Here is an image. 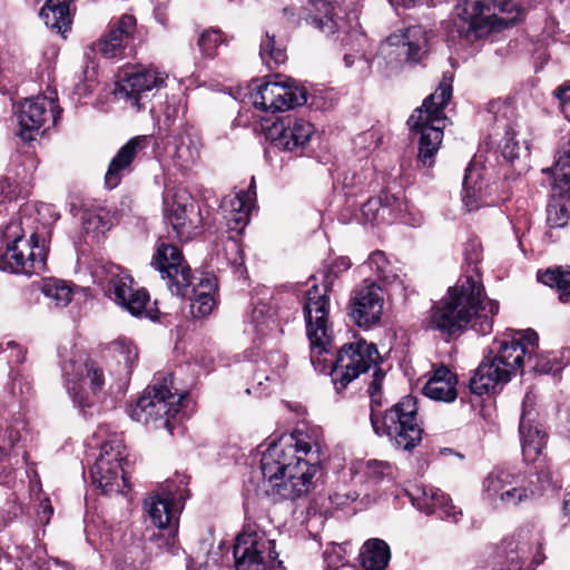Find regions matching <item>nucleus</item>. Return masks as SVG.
<instances>
[{"mask_svg":"<svg viewBox=\"0 0 570 570\" xmlns=\"http://www.w3.org/2000/svg\"><path fill=\"white\" fill-rule=\"evenodd\" d=\"M275 548V540L266 532L245 529L234 544L236 570H272L278 557Z\"/></svg>","mask_w":570,"mask_h":570,"instance_id":"obj_17","label":"nucleus"},{"mask_svg":"<svg viewBox=\"0 0 570 570\" xmlns=\"http://www.w3.org/2000/svg\"><path fill=\"white\" fill-rule=\"evenodd\" d=\"M222 41L219 31L209 29L200 33L197 45L204 57L213 58Z\"/></svg>","mask_w":570,"mask_h":570,"instance_id":"obj_49","label":"nucleus"},{"mask_svg":"<svg viewBox=\"0 0 570 570\" xmlns=\"http://www.w3.org/2000/svg\"><path fill=\"white\" fill-rule=\"evenodd\" d=\"M20 440V434L17 430L0 428V454L7 455ZM4 469L2 460H0V470Z\"/></svg>","mask_w":570,"mask_h":570,"instance_id":"obj_51","label":"nucleus"},{"mask_svg":"<svg viewBox=\"0 0 570 570\" xmlns=\"http://www.w3.org/2000/svg\"><path fill=\"white\" fill-rule=\"evenodd\" d=\"M361 469L364 476L374 483L393 479L396 471L392 463L382 460H368L361 465Z\"/></svg>","mask_w":570,"mask_h":570,"instance_id":"obj_44","label":"nucleus"},{"mask_svg":"<svg viewBox=\"0 0 570 570\" xmlns=\"http://www.w3.org/2000/svg\"><path fill=\"white\" fill-rule=\"evenodd\" d=\"M563 510L567 515H570V492L566 495V499L563 502Z\"/></svg>","mask_w":570,"mask_h":570,"instance_id":"obj_62","label":"nucleus"},{"mask_svg":"<svg viewBox=\"0 0 570 570\" xmlns=\"http://www.w3.org/2000/svg\"><path fill=\"white\" fill-rule=\"evenodd\" d=\"M305 10L307 12L305 20L309 26L326 35L335 32L337 23L334 19V9L330 2L312 0Z\"/></svg>","mask_w":570,"mask_h":570,"instance_id":"obj_35","label":"nucleus"},{"mask_svg":"<svg viewBox=\"0 0 570 570\" xmlns=\"http://www.w3.org/2000/svg\"><path fill=\"white\" fill-rule=\"evenodd\" d=\"M224 249L228 262L234 266H242L244 263L243 250L240 244L234 239L228 238L225 243Z\"/></svg>","mask_w":570,"mask_h":570,"instance_id":"obj_52","label":"nucleus"},{"mask_svg":"<svg viewBox=\"0 0 570 570\" xmlns=\"http://www.w3.org/2000/svg\"><path fill=\"white\" fill-rule=\"evenodd\" d=\"M314 134L312 122L291 115L274 121L266 131L267 138L276 147L287 151L305 149Z\"/></svg>","mask_w":570,"mask_h":570,"instance_id":"obj_21","label":"nucleus"},{"mask_svg":"<svg viewBox=\"0 0 570 570\" xmlns=\"http://www.w3.org/2000/svg\"><path fill=\"white\" fill-rule=\"evenodd\" d=\"M111 226L109 214L102 208L86 210L82 215V229L86 234H91L98 238Z\"/></svg>","mask_w":570,"mask_h":570,"instance_id":"obj_41","label":"nucleus"},{"mask_svg":"<svg viewBox=\"0 0 570 570\" xmlns=\"http://www.w3.org/2000/svg\"><path fill=\"white\" fill-rule=\"evenodd\" d=\"M65 385L72 402L82 412L91 407L105 387L101 366L91 360H69L62 364Z\"/></svg>","mask_w":570,"mask_h":570,"instance_id":"obj_14","label":"nucleus"},{"mask_svg":"<svg viewBox=\"0 0 570 570\" xmlns=\"http://www.w3.org/2000/svg\"><path fill=\"white\" fill-rule=\"evenodd\" d=\"M40 18L48 28L57 30L59 33L66 32L71 24L67 0H47L40 10Z\"/></svg>","mask_w":570,"mask_h":570,"instance_id":"obj_36","label":"nucleus"},{"mask_svg":"<svg viewBox=\"0 0 570 570\" xmlns=\"http://www.w3.org/2000/svg\"><path fill=\"white\" fill-rule=\"evenodd\" d=\"M249 323L255 332L261 335H265L267 330L275 324V314L273 308L267 303L259 302L250 312Z\"/></svg>","mask_w":570,"mask_h":570,"instance_id":"obj_43","label":"nucleus"},{"mask_svg":"<svg viewBox=\"0 0 570 570\" xmlns=\"http://www.w3.org/2000/svg\"><path fill=\"white\" fill-rule=\"evenodd\" d=\"M176 108H170L169 106L166 108L165 116H166V125L170 127L174 122L175 116H176Z\"/></svg>","mask_w":570,"mask_h":570,"instance_id":"obj_59","label":"nucleus"},{"mask_svg":"<svg viewBox=\"0 0 570 570\" xmlns=\"http://www.w3.org/2000/svg\"><path fill=\"white\" fill-rule=\"evenodd\" d=\"M47 250L39 245L38 235L26 238L19 220L10 222L1 234L0 269L14 274L33 275L46 269Z\"/></svg>","mask_w":570,"mask_h":570,"instance_id":"obj_7","label":"nucleus"},{"mask_svg":"<svg viewBox=\"0 0 570 570\" xmlns=\"http://www.w3.org/2000/svg\"><path fill=\"white\" fill-rule=\"evenodd\" d=\"M494 109H498V110L504 109V112H503V114L505 115V114H507V111H508V110H510V107L504 106V105H502V104H500V102H492V104L490 105V111H493Z\"/></svg>","mask_w":570,"mask_h":570,"instance_id":"obj_61","label":"nucleus"},{"mask_svg":"<svg viewBox=\"0 0 570 570\" xmlns=\"http://www.w3.org/2000/svg\"><path fill=\"white\" fill-rule=\"evenodd\" d=\"M417 0H390L392 4H399L403 7L414 6Z\"/></svg>","mask_w":570,"mask_h":570,"instance_id":"obj_60","label":"nucleus"},{"mask_svg":"<svg viewBox=\"0 0 570 570\" xmlns=\"http://www.w3.org/2000/svg\"><path fill=\"white\" fill-rule=\"evenodd\" d=\"M518 127L519 126L517 122L508 127L503 138V144L501 146V154L503 158L510 163L519 158L522 149L519 140L515 139L517 136L519 135Z\"/></svg>","mask_w":570,"mask_h":570,"instance_id":"obj_48","label":"nucleus"},{"mask_svg":"<svg viewBox=\"0 0 570 570\" xmlns=\"http://www.w3.org/2000/svg\"><path fill=\"white\" fill-rule=\"evenodd\" d=\"M456 376L448 367H439L423 387L424 394L435 401L452 402L456 399Z\"/></svg>","mask_w":570,"mask_h":570,"instance_id":"obj_31","label":"nucleus"},{"mask_svg":"<svg viewBox=\"0 0 570 570\" xmlns=\"http://www.w3.org/2000/svg\"><path fill=\"white\" fill-rule=\"evenodd\" d=\"M451 97L452 81L444 78L407 120L410 129L420 134L417 159L425 167L433 166L434 156L442 142L443 129L446 126L444 108Z\"/></svg>","mask_w":570,"mask_h":570,"instance_id":"obj_4","label":"nucleus"},{"mask_svg":"<svg viewBox=\"0 0 570 570\" xmlns=\"http://www.w3.org/2000/svg\"><path fill=\"white\" fill-rule=\"evenodd\" d=\"M543 171H552L554 191L570 198V138L557 149L553 168Z\"/></svg>","mask_w":570,"mask_h":570,"instance_id":"obj_34","label":"nucleus"},{"mask_svg":"<svg viewBox=\"0 0 570 570\" xmlns=\"http://www.w3.org/2000/svg\"><path fill=\"white\" fill-rule=\"evenodd\" d=\"M167 78L166 72L154 68L127 72L116 85V98L122 100L127 107L140 111L145 109L154 91L166 85Z\"/></svg>","mask_w":570,"mask_h":570,"instance_id":"obj_18","label":"nucleus"},{"mask_svg":"<svg viewBox=\"0 0 570 570\" xmlns=\"http://www.w3.org/2000/svg\"><path fill=\"white\" fill-rule=\"evenodd\" d=\"M166 219L170 225L168 238L188 240L200 223L199 209L187 191L175 194L166 209Z\"/></svg>","mask_w":570,"mask_h":570,"instance_id":"obj_23","label":"nucleus"},{"mask_svg":"<svg viewBox=\"0 0 570 570\" xmlns=\"http://www.w3.org/2000/svg\"><path fill=\"white\" fill-rule=\"evenodd\" d=\"M200 156V144L198 140L187 136L176 147V157L181 165L188 166L194 164Z\"/></svg>","mask_w":570,"mask_h":570,"instance_id":"obj_46","label":"nucleus"},{"mask_svg":"<svg viewBox=\"0 0 570 570\" xmlns=\"http://www.w3.org/2000/svg\"><path fill=\"white\" fill-rule=\"evenodd\" d=\"M462 200L465 208L470 212L476 210L484 205L494 204V200H488V196L483 190L481 171L472 164L465 169Z\"/></svg>","mask_w":570,"mask_h":570,"instance_id":"obj_32","label":"nucleus"},{"mask_svg":"<svg viewBox=\"0 0 570 570\" xmlns=\"http://www.w3.org/2000/svg\"><path fill=\"white\" fill-rule=\"evenodd\" d=\"M413 504L426 514H436L440 519L458 522L462 512L451 498L440 489L430 485H417L410 493Z\"/></svg>","mask_w":570,"mask_h":570,"instance_id":"obj_26","label":"nucleus"},{"mask_svg":"<svg viewBox=\"0 0 570 570\" xmlns=\"http://www.w3.org/2000/svg\"><path fill=\"white\" fill-rule=\"evenodd\" d=\"M384 298L382 288L374 282L365 281L354 289L348 304V316L360 327H371L380 322Z\"/></svg>","mask_w":570,"mask_h":570,"instance_id":"obj_22","label":"nucleus"},{"mask_svg":"<svg viewBox=\"0 0 570 570\" xmlns=\"http://www.w3.org/2000/svg\"><path fill=\"white\" fill-rule=\"evenodd\" d=\"M521 347H527L522 363V371L527 367L530 372L540 374H557L566 363L554 352L539 353V336L533 330L518 331L511 337Z\"/></svg>","mask_w":570,"mask_h":570,"instance_id":"obj_25","label":"nucleus"},{"mask_svg":"<svg viewBox=\"0 0 570 570\" xmlns=\"http://www.w3.org/2000/svg\"><path fill=\"white\" fill-rule=\"evenodd\" d=\"M403 200L389 193H383L377 197L370 198L362 206V216L371 224L392 222L403 210Z\"/></svg>","mask_w":570,"mask_h":570,"instance_id":"obj_29","label":"nucleus"},{"mask_svg":"<svg viewBox=\"0 0 570 570\" xmlns=\"http://www.w3.org/2000/svg\"><path fill=\"white\" fill-rule=\"evenodd\" d=\"M52 513H53V508L50 503V500L48 498H45L40 502L39 508L37 510L38 520L41 523L47 524L49 522Z\"/></svg>","mask_w":570,"mask_h":570,"instance_id":"obj_54","label":"nucleus"},{"mask_svg":"<svg viewBox=\"0 0 570 570\" xmlns=\"http://www.w3.org/2000/svg\"><path fill=\"white\" fill-rule=\"evenodd\" d=\"M556 96L560 100L564 114L570 109V86H560L556 89Z\"/></svg>","mask_w":570,"mask_h":570,"instance_id":"obj_55","label":"nucleus"},{"mask_svg":"<svg viewBox=\"0 0 570 570\" xmlns=\"http://www.w3.org/2000/svg\"><path fill=\"white\" fill-rule=\"evenodd\" d=\"M126 446L122 440L112 438L101 445L99 458L90 469L92 484L102 493H122L127 488L124 464L126 463Z\"/></svg>","mask_w":570,"mask_h":570,"instance_id":"obj_16","label":"nucleus"},{"mask_svg":"<svg viewBox=\"0 0 570 570\" xmlns=\"http://www.w3.org/2000/svg\"><path fill=\"white\" fill-rule=\"evenodd\" d=\"M384 377V373L381 370H376L373 375V380L370 384L371 396L374 400L375 394L381 390V384Z\"/></svg>","mask_w":570,"mask_h":570,"instance_id":"obj_56","label":"nucleus"},{"mask_svg":"<svg viewBox=\"0 0 570 570\" xmlns=\"http://www.w3.org/2000/svg\"><path fill=\"white\" fill-rule=\"evenodd\" d=\"M322 439L318 430L297 429L263 453V488L275 501L295 500L309 492L320 472Z\"/></svg>","mask_w":570,"mask_h":570,"instance_id":"obj_1","label":"nucleus"},{"mask_svg":"<svg viewBox=\"0 0 570 570\" xmlns=\"http://www.w3.org/2000/svg\"><path fill=\"white\" fill-rule=\"evenodd\" d=\"M253 207L252 197L244 191L233 197L224 198L222 208L225 218L232 229H243L249 222V214Z\"/></svg>","mask_w":570,"mask_h":570,"instance_id":"obj_33","label":"nucleus"},{"mask_svg":"<svg viewBox=\"0 0 570 570\" xmlns=\"http://www.w3.org/2000/svg\"><path fill=\"white\" fill-rule=\"evenodd\" d=\"M535 403V395L532 392H527L522 403V413L530 412V417H534L533 406Z\"/></svg>","mask_w":570,"mask_h":570,"instance_id":"obj_57","label":"nucleus"},{"mask_svg":"<svg viewBox=\"0 0 570 570\" xmlns=\"http://www.w3.org/2000/svg\"><path fill=\"white\" fill-rule=\"evenodd\" d=\"M90 274L105 295L132 316L157 318L158 309L151 306L148 292L145 288L134 289V279L124 267L109 261L96 259Z\"/></svg>","mask_w":570,"mask_h":570,"instance_id":"obj_5","label":"nucleus"},{"mask_svg":"<svg viewBox=\"0 0 570 570\" xmlns=\"http://www.w3.org/2000/svg\"><path fill=\"white\" fill-rule=\"evenodd\" d=\"M354 59H355L354 56L345 55L344 62H345L346 67H351L354 63Z\"/></svg>","mask_w":570,"mask_h":570,"instance_id":"obj_63","label":"nucleus"},{"mask_svg":"<svg viewBox=\"0 0 570 570\" xmlns=\"http://www.w3.org/2000/svg\"><path fill=\"white\" fill-rule=\"evenodd\" d=\"M379 360L380 353L373 343L360 338L344 344L337 351L330 372L336 392L344 391L351 382L375 366Z\"/></svg>","mask_w":570,"mask_h":570,"instance_id":"obj_15","label":"nucleus"},{"mask_svg":"<svg viewBox=\"0 0 570 570\" xmlns=\"http://www.w3.org/2000/svg\"><path fill=\"white\" fill-rule=\"evenodd\" d=\"M328 296L327 286L315 283L306 292L304 315L306 333L311 345V363L315 371L325 372L332 367V337L328 327Z\"/></svg>","mask_w":570,"mask_h":570,"instance_id":"obj_9","label":"nucleus"},{"mask_svg":"<svg viewBox=\"0 0 570 570\" xmlns=\"http://www.w3.org/2000/svg\"><path fill=\"white\" fill-rule=\"evenodd\" d=\"M255 108L263 111H285L306 104V92L293 81H267L252 94Z\"/></svg>","mask_w":570,"mask_h":570,"instance_id":"obj_19","label":"nucleus"},{"mask_svg":"<svg viewBox=\"0 0 570 570\" xmlns=\"http://www.w3.org/2000/svg\"><path fill=\"white\" fill-rule=\"evenodd\" d=\"M368 268L374 273L376 278L386 285L402 286V275L399 267L392 264L382 250L373 252L367 262Z\"/></svg>","mask_w":570,"mask_h":570,"instance_id":"obj_38","label":"nucleus"},{"mask_svg":"<svg viewBox=\"0 0 570 570\" xmlns=\"http://www.w3.org/2000/svg\"><path fill=\"white\" fill-rule=\"evenodd\" d=\"M525 348L510 338L500 341L495 356L485 357L470 379L471 392L480 396L488 394L508 383L513 375L522 374Z\"/></svg>","mask_w":570,"mask_h":570,"instance_id":"obj_11","label":"nucleus"},{"mask_svg":"<svg viewBox=\"0 0 570 570\" xmlns=\"http://www.w3.org/2000/svg\"><path fill=\"white\" fill-rule=\"evenodd\" d=\"M42 293L49 298L57 307L67 306L72 296L71 287L61 279H48L42 286Z\"/></svg>","mask_w":570,"mask_h":570,"instance_id":"obj_42","label":"nucleus"},{"mask_svg":"<svg viewBox=\"0 0 570 570\" xmlns=\"http://www.w3.org/2000/svg\"><path fill=\"white\" fill-rule=\"evenodd\" d=\"M569 222V213L563 205H550L547 209V223L551 228L564 227Z\"/></svg>","mask_w":570,"mask_h":570,"instance_id":"obj_50","label":"nucleus"},{"mask_svg":"<svg viewBox=\"0 0 570 570\" xmlns=\"http://www.w3.org/2000/svg\"><path fill=\"white\" fill-rule=\"evenodd\" d=\"M110 350L114 354V357L118 361V363H124V365L128 368H131L132 364L138 358V352L136 346L131 341L126 338H119L110 344Z\"/></svg>","mask_w":570,"mask_h":570,"instance_id":"obj_45","label":"nucleus"},{"mask_svg":"<svg viewBox=\"0 0 570 570\" xmlns=\"http://www.w3.org/2000/svg\"><path fill=\"white\" fill-rule=\"evenodd\" d=\"M390 559V547L381 539H370L362 547L361 562L367 570H383Z\"/></svg>","mask_w":570,"mask_h":570,"instance_id":"obj_37","label":"nucleus"},{"mask_svg":"<svg viewBox=\"0 0 570 570\" xmlns=\"http://www.w3.org/2000/svg\"><path fill=\"white\" fill-rule=\"evenodd\" d=\"M60 117V109L53 98L38 96L26 99L19 111V136L23 140H33L36 135L46 131L48 122L55 126Z\"/></svg>","mask_w":570,"mask_h":570,"instance_id":"obj_20","label":"nucleus"},{"mask_svg":"<svg viewBox=\"0 0 570 570\" xmlns=\"http://www.w3.org/2000/svg\"><path fill=\"white\" fill-rule=\"evenodd\" d=\"M498 312V302L484 295L479 276H465L432 307L429 327L452 336L471 324L475 331L487 335L492 331L493 317Z\"/></svg>","mask_w":570,"mask_h":570,"instance_id":"obj_2","label":"nucleus"},{"mask_svg":"<svg viewBox=\"0 0 570 570\" xmlns=\"http://www.w3.org/2000/svg\"><path fill=\"white\" fill-rule=\"evenodd\" d=\"M534 495L531 482L523 474L504 469L493 470L482 482V500L495 510L514 509Z\"/></svg>","mask_w":570,"mask_h":570,"instance_id":"obj_13","label":"nucleus"},{"mask_svg":"<svg viewBox=\"0 0 570 570\" xmlns=\"http://www.w3.org/2000/svg\"><path fill=\"white\" fill-rule=\"evenodd\" d=\"M357 497L358 495L355 492H353V493H351V492H344V493L335 492V493L330 495V501L336 508H343L348 502L355 501L357 499Z\"/></svg>","mask_w":570,"mask_h":570,"instance_id":"obj_53","label":"nucleus"},{"mask_svg":"<svg viewBox=\"0 0 570 570\" xmlns=\"http://www.w3.org/2000/svg\"><path fill=\"white\" fill-rule=\"evenodd\" d=\"M151 265L160 273L168 291L178 297L189 296V293L216 294V278L206 275L193 286L191 271L180 250L173 244L160 243L153 256Z\"/></svg>","mask_w":570,"mask_h":570,"instance_id":"obj_12","label":"nucleus"},{"mask_svg":"<svg viewBox=\"0 0 570 570\" xmlns=\"http://www.w3.org/2000/svg\"><path fill=\"white\" fill-rule=\"evenodd\" d=\"M428 38L425 30L420 26H411L390 35L381 45V55L384 57L395 53L400 59L420 61L426 53Z\"/></svg>","mask_w":570,"mask_h":570,"instance_id":"obj_24","label":"nucleus"},{"mask_svg":"<svg viewBox=\"0 0 570 570\" xmlns=\"http://www.w3.org/2000/svg\"><path fill=\"white\" fill-rule=\"evenodd\" d=\"M136 553V554H139L140 551L138 549H135L132 551H129L128 554L125 556V559H124V562L127 563L129 559H131V556Z\"/></svg>","mask_w":570,"mask_h":570,"instance_id":"obj_64","label":"nucleus"},{"mask_svg":"<svg viewBox=\"0 0 570 570\" xmlns=\"http://www.w3.org/2000/svg\"><path fill=\"white\" fill-rule=\"evenodd\" d=\"M190 313L194 317H206L209 315L216 306L215 294L208 293H191L189 296Z\"/></svg>","mask_w":570,"mask_h":570,"instance_id":"obj_47","label":"nucleus"},{"mask_svg":"<svg viewBox=\"0 0 570 570\" xmlns=\"http://www.w3.org/2000/svg\"><path fill=\"white\" fill-rule=\"evenodd\" d=\"M539 281L550 287H556L559 292V298L562 303L570 299V267H557L547 269L538 275Z\"/></svg>","mask_w":570,"mask_h":570,"instance_id":"obj_39","label":"nucleus"},{"mask_svg":"<svg viewBox=\"0 0 570 570\" xmlns=\"http://www.w3.org/2000/svg\"><path fill=\"white\" fill-rule=\"evenodd\" d=\"M8 348H12L13 351H17L16 354V362L20 363L24 360L23 351L12 341L7 343Z\"/></svg>","mask_w":570,"mask_h":570,"instance_id":"obj_58","label":"nucleus"},{"mask_svg":"<svg viewBox=\"0 0 570 570\" xmlns=\"http://www.w3.org/2000/svg\"><path fill=\"white\" fill-rule=\"evenodd\" d=\"M509 13V20L519 16L518 6L512 0H464L454 8V18L449 29V38L453 42L464 40L473 42L488 36L493 30L508 26L507 20L498 13Z\"/></svg>","mask_w":570,"mask_h":570,"instance_id":"obj_3","label":"nucleus"},{"mask_svg":"<svg viewBox=\"0 0 570 570\" xmlns=\"http://www.w3.org/2000/svg\"><path fill=\"white\" fill-rule=\"evenodd\" d=\"M148 138L137 136L127 141L110 160L108 170L105 175V185L109 189L116 188L124 176L131 171V164L139 151L146 148Z\"/></svg>","mask_w":570,"mask_h":570,"instance_id":"obj_28","label":"nucleus"},{"mask_svg":"<svg viewBox=\"0 0 570 570\" xmlns=\"http://www.w3.org/2000/svg\"><path fill=\"white\" fill-rule=\"evenodd\" d=\"M189 478L185 474H177L175 479L167 480L160 491L145 500V510L155 527L167 530L165 539L163 535L154 534L150 540H161L167 547L174 544L178 532L179 514L185 501L189 497L187 489Z\"/></svg>","mask_w":570,"mask_h":570,"instance_id":"obj_10","label":"nucleus"},{"mask_svg":"<svg viewBox=\"0 0 570 570\" xmlns=\"http://www.w3.org/2000/svg\"><path fill=\"white\" fill-rule=\"evenodd\" d=\"M170 376L155 383L131 406L129 414L132 420L150 426L151 429H166L175 434L176 424L180 422L184 394L173 393L169 385Z\"/></svg>","mask_w":570,"mask_h":570,"instance_id":"obj_8","label":"nucleus"},{"mask_svg":"<svg viewBox=\"0 0 570 570\" xmlns=\"http://www.w3.org/2000/svg\"><path fill=\"white\" fill-rule=\"evenodd\" d=\"M259 56L271 70L278 68L287 59L285 49L277 45L274 35H269V32H266L265 38L261 42Z\"/></svg>","mask_w":570,"mask_h":570,"instance_id":"obj_40","label":"nucleus"},{"mask_svg":"<svg viewBox=\"0 0 570 570\" xmlns=\"http://www.w3.org/2000/svg\"><path fill=\"white\" fill-rule=\"evenodd\" d=\"M136 19L130 14H122L96 45L97 50L106 58H118L122 55L129 40L136 31Z\"/></svg>","mask_w":570,"mask_h":570,"instance_id":"obj_27","label":"nucleus"},{"mask_svg":"<svg viewBox=\"0 0 570 570\" xmlns=\"http://www.w3.org/2000/svg\"><path fill=\"white\" fill-rule=\"evenodd\" d=\"M519 434L524 460H537L546 444V434L535 424L534 417H530V412L521 414Z\"/></svg>","mask_w":570,"mask_h":570,"instance_id":"obj_30","label":"nucleus"},{"mask_svg":"<svg viewBox=\"0 0 570 570\" xmlns=\"http://www.w3.org/2000/svg\"><path fill=\"white\" fill-rule=\"evenodd\" d=\"M371 424L375 434L386 436L395 448L403 451L416 448L424 432L419 417L417 400L411 395L402 397L383 415L372 410Z\"/></svg>","mask_w":570,"mask_h":570,"instance_id":"obj_6","label":"nucleus"}]
</instances>
